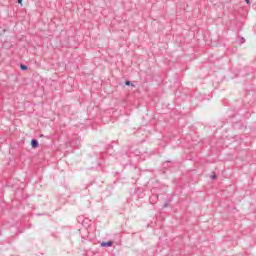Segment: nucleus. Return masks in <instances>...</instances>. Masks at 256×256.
Wrapping results in <instances>:
<instances>
[{
    "label": "nucleus",
    "mask_w": 256,
    "mask_h": 256,
    "mask_svg": "<svg viewBox=\"0 0 256 256\" xmlns=\"http://www.w3.org/2000/svg\"><path fill=\"white\" fill-rule=\"evenodd\" d=\"M20 69H22L23 71H27V66L26 65H21Z\"/></svg>",
    "instance_id": "obj_3"
},
{
    "label": "nucleus",
    "mask_w": 256,
    "mask_h": 256,
    "mask_svg": "<svg viewBox=\"0 0 256 256\" xmlns=\"http://www.w3.org/2000/svg\"><path fill=\"white\" fill-rule=\"evenodd\" d=\"M125 85H128V86H129V85H131V82L126 81V82H125Z\"/></svg>",
    "instance_id": "obj_5"
},
{
    "label": "nucleus",
    "mask_w": 256,
    "mask_h": 256,
    "mask_svg": "<svg viewBox=\"0 0 256 256\" xmlns=\"http://www.w3.org/2000/svg\"><path fill=\"white\" fill-rule=\"evenodd\" d=\"M112 246H113V242L111 241L101 243V247H112Z\"/></svg>",
    "instance_id": "obj_2"
},
{
    "label": "nucleus",
    "mask_w": 256,
    "mask_h": 256,
    "mask_svg": "<svg viewBox=\"0 0 256 256\" xmlns=\"http://www.w3.org/2000/svg\"><path fill=\"white\" fill-rule=\"evenodd\" d=\"M246 3L249 4V3H251V1L250 0H246Z\"/></svg>",
    "instance_id": "obj_7"
},
{
    "label": "nucleus",
    "mask_w": 256,
    "mask_h": 256,
    "mask_svg": "<svg viewBox=\"0 0 256 256\" xmlns=\"http://www.w3.org/2000/svg\"><path fill=\"white\" fill-rule=\"evenodd\" d=\"M211 179H217V176L213 175L211 176Z\"/></svg>",
    "instance_id": "obj_6"
},
{
    "label": "nucleus",
    "mask_w": 256,
    "mask_h": 256,
    "mask_svg": "<svg viewBox=\"0 0 256 256\" xmlns=\"http://www.w3.org/2000/svg\"><path fill=\"white\" fill-rule=\"evenodd\" d=\"M19 5H21V7H23V0H18Z\"/></svg>",
    "instance_id": "obj_4"
},
{
    "label": "nucleus",
    "mask_w": 256,
    "mask_h": 256,
    "mask_svg": "<svg viewBox=\"0 0 256 256\" xmlns=\"http://www.w3.org/2000/svg\"><path fill=\"white\" fill-rule=\"evenodd\" d=\"M31 147L33 149H37V147H39V142L37 140H32L31 141Z\"/></svg>",
    "instance_id": "obj_1"
}]
</instances>
